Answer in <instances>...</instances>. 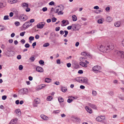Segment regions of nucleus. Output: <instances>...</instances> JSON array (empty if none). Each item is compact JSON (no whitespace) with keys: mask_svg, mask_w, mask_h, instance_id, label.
Returning <instances> with one entry per match:
<instances>
[{"mask_svg":"<svg viewBox=\"0 0 124 124\" xmlns=\"http://www.w3.org/2000/svg\"><path fill=\"white\" fill-rule=\"evenodd\" d=\"M86 56L88 57L89 58H91V55L87 53Z\"/></svg>","mask_w":124,"mask_h":124,"instance_id":"6e6d98bb","label":"nucleus"},{"mask_svg":"<svg viewBox=\"0 0 124 124\" xmlns=\"http://www.w3.org/2000/svg\"><path fill=\"white\" fill-rule=\"evenodd\" d=\"M60 27H56L55 29V30L56 31H59Z\"/></svg>","mask_w":124,"mask_h":124,"instance_id":"13d9d810","label":"nucleus"},{"mask_svg":"<svg viewBox=\"0 0 124 124\" xmlns=\"http://www.w3.org/2000/svg\"><path fill=\"white\" fill-rule=\"evenodd\" d=\"M4 29V27L0 25V31H1Z\"/></svg>","mask_w":124,"mask_h":124,"instance_id":"ea45409f","label":"nucleus"},{"mask_svg":"<svg viewBox=\"0 0 124 124\" xmlns=\"http://www.w3.org/2000/svg\"><path fill=\"white\" fill-rule=\"evenodd\" d=\"M56 63L57 64H60L61 63V61L60 59H57L56 61Z\"/></svg>","mask_w":124,"mask_h":124,"instance_id":"5fc2aeb1","label":"nucleus"},{"mask_svg":"<svg viewBox=\"0 0 124 124\" xmlns=\"http://www.w3.org/2000/svg\"><path fill=\"white\" fill-rule=\"evenodd\" d=\"M72 25L73 26H74V27L73 28H72V29L73 30V31H76V27L77 26H78L79 25L78 24H77V25H75V24H72Z\"/></svg>","mask_w":124,"mask_h":124,"instance_id":"bb28decb","label":"nucleus"},{"mask_svg":"<svg viewBox=\"0 0 124 124\" xmlns=\"http://www.w3.org/2000/svg\"><path fill=\"white\" fill-rule=\"evenodd\" d=\"M83 83H85L86 84H88V79L85 77H83Z\"/></svg>","mask_w":124,"mask_h":124,"instance_id":"f8f14e48","label":"nucleus"},{"mask_svg":"<svg viewBox=\"0 0 124 124\" xmlns=\"http://www.w3.org/2000/svg\"><path fill=\"white\" fill-rule=\"evenodd\" d=\"M67 66L68 67H71V64L70 63H68L67 64Z\"/></svg>","mask_w":124,"mask_h":124,"instance_id":"bf43d9fd","label":"nucleus"},{"mask_svg":"<svg viewBox=\"0 0 124 124\" xmlns=\"http://www.w3.org/2000/svg\"><path fill=\"white\" fill-rule=\"evenodd\" d=\"M39 99L38 98L35 99L34 101L35 104H38L39 103Z\"/></svg>","mask_w":124,"mask_h":124,"instance_id":"cd10ccee","label":"nucleus"},{"mask_svg":"<svg viewBox=\"0 0 124 124\" xmlns=\"http://www.w3.org/2000/svg\"><path fill=\"white\" fill-rule=\"evenodd\" d=\"M23 68V66L22 65H20L19 66V69L20 70H22Z\"/></svg>","mask_w":124,"mask_h":124,"instance_id":"37998d69","label":"nucleus"},{"mask_svg":"<svg viewBox=\"0 0 124 124\" xmlns=\"http://www.w3.org/2000/svg\"><path fill=\"white\" fill-rule=\"evenodd\" d=\"M80 65L83 67H86L87 66V64L86 63L84 62H79Z\"/></svg>","mask_w":124,"mask_h":124,"instance_id":"4468645a","label":"nucleus"},{"mask_svg":"<svg viewBox=\"0 0 124 124\" xmlns=\"http://www.w3.org/2000/svg\"><path fill=\"white\" fill-rule=\"evenodd\" d=\"M15 112L18 116H20L21 114L20 110L19 109L16 110L15 111Z\"/></svg>","mask_w":124,"mask_h":124,"instance_id":"f3484780","label":"nucleus"},{"mask_svg":"<svg viewBox=\"0 0 124 124\" xmlns=\"http://www.w3.org/2000/svg\"><path fill=\"white\" fill-rule=\"evenodd\" d=\"M101 67L98 66H94L93 68V71L95 72V71H97L100 72L99 70L101 69Z\"/></svg>","mask_w":124,"mask_h":124,"instance_id":"423d86ee","label":"nucleus"},{"mask_svg":"<svg viewBox=\"0 0 124 124\" xmlns=\"http://www.w3.org/2000/svg\"><path fill=\"white\" fill-rule=\"evenodd\" d=\"M67 100V102L69 103H70L72 102L73 101V100L72 99H71L69 98Z\"/></svg>","mask_w":124,"mask_h":124,"instance_id":"4c0bfd02","label":"nucleus"},{"mask_svg":"<svg viewBox=\"0 0 124 124\" xmlns=\"http://www.w3.org/2000/svg\"><path fill=\"white\" fill-rule=\"evenodd\" d=\"M62 90L63 92L64 93L67 90V88L65 87H62Z\"/></svg>","mask_w":124,"mask_h":124,"instance_id":"a878e982","label":"nucleus"},{"mask_svg":"<svg viewBox=\"0 0 124 124\" xmlns=\"http://www.w3.org/2000/svg\"><path fill=\"white\" fill-rule=\"evenodd\" d=\"M51 80V79L50 78H45V81L47 83H49L50 82Z\"/></svg>","mask_w":124,"mask_h":124,"instance_id":"7c9ffc66","label":"nucleus"},{"mask_svg":"<svg viewBox=\"0 0 124 124\" xmlns=\"http://www.w3.org/2000/svg\"><path fill=\"white\" fill-rule=\"evenodd\" d=\"M49 45V44L48 43H46L44 44L43 46L45 47H46L48 46Z\"/></svg>","mask_w":124,"mask_h":124,"instance_id":"f704fd0d","label":"nucleus"},{"mask_svg":"<svg viewBox=\"0 0 124 124\" xmlns=\"http://www.w3.org/2000/svg\"><path fill=\"white\" fill-rule=\"evenodd\" d=\"M101 117L100 116H98L96 118V120L98 121L101 122L103 120L105 119V118L104 117L102 116H101Z\"/></svg>","mask_w":124,"mask_h":124,"instance_id":"9d476101","label":"nucleus"},{"mask_svg":"<svg viewBox=\"0 0 124 124\" xmlns=\"http://www.w3.org/2000/svg\"><path fill=\"white\" fill-rule=\"evenodd\" d=\"M32 24L29 22H27L24 23L23 25V27L24 29H26L29 27Z\"/></svg>","mask_w":124,"mask_h":124,"instance_id":"20e7f679","label":"nucleus"},{"mask_svg":"<svg viewBox=\"0 0 124 124\" xmlns=\"http://www.w3.org/2000/svg\"><path fill=\"white\" fill-rule=\"evenodd\" d=\"M107 48L108 49L107 50L108 51H109L110 50L113 49L114 48V46L113 44H111L108 46H107Z\"/></svg>","mask_w":124,"mask_h":124,"instance_id":"6e6552de","label":"nucleus"},{"mask_svg":"<svg viewBox=\"0 0 124 124\" xmlns=\"http://www.w3.org/2000/svg\"><path fill=\"white\" fill-rule=\"evenodd\" d=\"M17 2V0H8V2L10 3L13 4Z\"/></svg>","mask_w":124,"mask_h":124,"instance_id":"a211bd4d","label":"nucleus"},{"mask_svg":"<svg viewBox=\"0 0 124 124\" xmlns=\"http://www.w3.org/2000/svg\"><path fill=\"white\" fill-rule=\"evenodd\" d=\"M14 15V13L12 12H11L9 13V16L10 17H12Z\"/></svg>","mask_w":124,"mask_h":124,"instance_id":"e2e57ef3","label":"nucleus"},{"mask_svg":"<svg viewBox=\"0 0 124 124\" xmlns=\"http://www.w3.org/2000/svg\"><path fill=\"white\" fill-rule=\"evenodd\" d=\"M56 20V18L54 17L52 19V21L53 22H55Z\"/></svg>","mask_w":124,"mask_h":124,"instance_id":"a18cd8bd","label":"nucleus"},{"mask_svg":"<svg viewBox=\"0 0 124 124\" xmlns=\"http://www.w3.org/2000/svg\"><path fill=\"white\" fill-rule=\"evenodd\" d=\"M4 7L3 4L2 3H0V8H2Z\"/></svg>","mask_w":124,"mask_h":124,"instance_id":"0e129e2a","label":"nucleus"},{"mask_svg":"<svg viewBox=\"0 0 124 124\" xmlns=\"http://www.w3.org/2000/svg\"><path fill=\"white\" fill-rule=\"evenodd\" d=\"M72 118L73 120L77 122H79L80 121V119L77 117L73 116L72 117Z\"/></svg>","mask_w":124,"mask_h":124,"instance_id":"dca6fc26","label":"nucleus"},{"mask_svg":"<svg viewBox=\"0 0 124 124\" xmlns=\"http://www.w3.org/2000/svg\"><path fill=\"white\" fill-rule=\"evenodd\" d=\"M64 32H65V34L64 35V36L65 37H66L67 36V35L68 33V32L67 31L65 30L64 31Z\"/></svg>","mask_w":124,"mask_h":124,"instance_id":"58836bf2","label":"nucleus"},{"mask_svg":"<svg viewBox=\"0 0 124 124\" xmlns=\"http://www.w3.org/2000/svg\"><path fill=\"white\" fill-rule=\"evenodd\" d=\"M60 6H58V7L59 8V10L60 11H63L64 9V7L62 5H60Z\"/></svg>","mask_w":124,"mask_h":124,"instance_id":"4be33fe9","label":"nucleus"},{"mask_svg":"<svg viewBox=\"0 0 124 124\" xmlns=\"http://www.w3.org/2000/svg\"><path fill=\"white\" fill-rule=\"evenodd\" d=\"M108 93L111 96H112L114 95V92L112 91H110Z\"/></svg>","mask_w":124,"mask_h":124,"instance_id":"79ce46f5","label":"nucleus"},{"mask_svg":"<svg viewBox=\"0 0 124 124\" xmlns=\"http://www.w3.org/2000/svg\"><path fill=\"white\" fill-rule=\"evenodd\" d=\"M72 18L73 21H75L77 20V18L76 16L75 15H74L72 16Z\"/></svg>","mask_w":124,"mask_h":124,"instance_id":"b1692460","label":"nucleus"},{"mask_svg":"<svg viewBox=\"0 0 124 124\" xmlns=\"http://www.w3.org/2000/svg\"><path fill=\"white\" fill-rule=\"evenodd\" d=\"M115 53L117 56H119L122 58H124V52L123 51L116 50Z\"/></svg>","mask_w":124,"mask_h":124,"instance_id":"f257e3e1","label":"nucleus"},{"mask_svg":"<svg viewBox=\"0 0 124 124\" xmlns=\"http://www.w3.org/2000/svg\"><path fill=\"white\" fill-rule=\"evenodd\" d=\"M7 97L6 95H3L2 96V99L3 100H5L6 99Z\"/></svg>","mask_w":124,"mask_h":124,"instance_id":"3c124183","label":"nucleus"},{"mask_svg":"<svg viewBox=\"0 0 124 124\" xmlns=\"http://www.w3.org/2000/svg\"><path fill=\"white\" fill-rule=\"evenodd\" d=\"M62 11H59V12L58 13V15L63 14V13Z\"/></svg>","mask_w":124,"mask_h":124,"instance_id":"09e8293b","label":"nucleus"},{"mask_svg":"<svg viewBox=\"0 0 124 124\" xmlns=\"http://www.w3.org/2000/svg\"><path fill=\"white\" fill-rule=\"evenodd\" d=\"M39 63L40 64H43L44 63V62L43 60H40L39 61Z\"/></svg>","mask_w":124,"mask_h":124,"instance_id":"49530a36","label":"nucleus"},{"mask_svg":"<svg viewBox=\"0 0 124 124\" xmlns=\"http://www.w3.org/2000/svg\"><path fill=\"white\" fill-rule=\"evenodd\" d=\"M98 48L100 51L103 52H107V50L108 49L107 48H105V46L102 45L98 46Z\"/></svg>","mask_w":124,"mask_h":124,"instance_id":"f03ea898","label":"nucleus"},{"mask_svg":"<svg viewBox=\"0 0 124 124\" xmlns=\"http://www.w3.org/2000/svg\"><path fill=\"white\" fill-rule=\"evenodd\" d=\"M88 104L89 106L93 109H96V106L94 104H93L90 103H88Z\"/></svg>","mask_w":124,"mask_h":124,"instance_id":"ddd939ff","label":"nucleus"},{"mask_svg":"<svg viewBox=\"0 0 124 124\" xmlns=\"http://www.w3.org/2000/svg\"><path fill=\"white\" fill-rule=\"evenodd\" d=\"M22 6L23 7H26L27 8L28 7V4L24 3H23L22 5Z\"/></svg>","mask_w":124,"mask_h":124,"instance_id":"393cba45","label":"nucleus"},{"mask_svg":"<svg viewBox=\"0 0 124 124\" xmlns=\"http://www.w3.org/2000/svg\"><path fill=\"white\" fill-rule=\"evenodd\" d=\"M47 8L46 7H44L43 8L42 10L43 12H45L47 10Z\"/></svg>","mask_w":124,"mask_h":124,"instance_id":"603ef678","label":"nucleus"},{"mask_svg":"<svg viewBox=\"0 0 124 124\" xmlns=\"http://www.w3.org/2000/svg\"><path fill=\"white\" fill-rule=\"evenodd\" d=\"M58 100L59 102L61 103L62 102L64 101V99H63L61 97H60L58 98Z\"/></svg>","mask_w":124,"mask_h":124,"instance_id":"c756f323","label":"nucleus"},{"mask_svg":"<svg viewBox=\"0 0 124 124\" xmlns=\"http://www.w3.org/2000/svg\"><path fill=\"white\" fill-rule=\"evenodd\" d=\"M15 24L16 26H18L20 25V23L19 22L16 21L15 22Z\"/></svg>","mask_w":124,"mask_h":124,"instance_id":"e433bc0d","label":"nucleus"},{"mask_svg":"<svg viewBox=\"0 0 124 124\" xmlns=\"http://www.w3.org/2000/svg\"><path fill=\"white\" fill-rule=\"evenodd\" d=\"M17 119H16L15 120L12 119V120L10 122V123L11 124H16L17 121Z\"/></svg>","mask_w":124,"mask_h":124,"instance_id":"2eb2a0df","label":"nucleus"},{"mask_svg":"<svg viewBox=\"0 0 124 124\" xmlns=\"http://www.w3.org/2000/svg\"><path fill=\"white\" fill-rule=\"evenodd\" d=\"M19 18L22 21H24L28 19V17L25 15H21L19 17Z\"/></svg>","mask_w":124,"mask_h":124,"instance_id":"39448f33","label":"nucleus"},{"mask_svg":"<svg viewBox=\"0 0 124 124\" xmlns=\"http://www.w3.org/2000/svg\"><path fill=\"white\" fill-rule=\"evenodd\" d=\"M81 54L82 55H83L85 56H86V55L87 54V53L84 52H82L81 53Z\"/></svg>","mask_w":124,"mask_h":124,"instance_id":"4d7b16f0","label":"nucleus"},{"mask_svg":"<svg viewBox=\"0 0 124 124\" xmlns=\"http://www.w3.org/2000/svg\"><path fill=\"white\" fill-rule=\"evenodd\" d=\"M78 73L79 74H82L83 73V71L82 70H79L78 71Z\"/></svg>","mask_w":124,"mask_h":124,"instance_id":"69168bd1","label":"nucleus"},{"mask_svg":"<svg viewBox=\"0 0 124 124\" xmlns=\"http://www.w3.org/2000/svg\"><path fill=\"white\" fill-rule=\"evenodd\" d=\"M53 99L52 96H48L47 98V101H51Z\"/></svg>","mask_w":124,"mask_h":124,"instance_id":"c85d7f7f","label":"nucleus"},{"mask_svg":"<svg viewBox=\"0 0 124 124\" xmlns=\"http://www.w3.org/2000/svg\"><path fill=\"white\" fill-rule=\"evenodd\" d=\"M25 33V31H24L22 32H21L20 33V35L21 36L23 37L24 36Z\"/></svg>","mask_w":124,"mask_h":124,"instance_id":"a19ab883","label":"nucleus"},{"mask_svg":"<svg viewBox=\"0 0 124 124\" xmlns=\"http://www.w3.org/2000/svg\"><path fill=\"white\" fill-rule=\"evenodd\" d=\"M36 70L38 72H42L44 71L43 69L41 67L37 66L36 68Z\"/></svg>","mask_w":124,"mask_h":124,"instance_id":"1a4fd4ad","label":"nucleus"},{"mask_svg":"<svg viewBox=\"0 0 124 124\" xmlns=\"http://www.w3.org/2000/svg\"><path fill=\"white\" fill-rule=\"evenodd\" d=\"M25 47L26 48H29L30 46V45L28 43L26 44L25 45Z\"/></svg>","mask_w":124,"mask_h":124,"instance_id":"de8ad7c7","label":"nucleus"},{"mask_svg":"<svg viewBox=\"0 0 124 124\" xmlns=\"http://www.w3.org/2000/svg\"><path fill=\"white\" fill-rule=\"evenodd\" d=\"M19 92L21 94H26L28 93V91L26 88H24L20 89L19 91Z\"/></svg>","mask_w":124,"mask_h":124,"instance_id":"7ed1b4c3","label":"nucleus"},{"mask_svg":"<svg viewBox=\"0 0 124 124\" xmlns=\"http://www.w3.org/2000/svg\"><path fill=\"white\" fill-rule=\"evenodd\" d=\"M39 37V36L38 34L36 35L35 36V38L36 39H38Z\"/></svg>","mask_w":124,"mask_h":124,"instance_id":"338daca9","label":"nucleus"},{"mask_svg":"<svg viewBox=\"0 0 124 124\" xmlns=\"http://www.w3.org/2000/svg\"><path fill=\"white\" fill-rule=\"evenodd\" d=\"M53 112L55 113H58L59 112V111L58 110L54 111Z\"/></svg>","mask_w":124,"mask_h":124,"instance_id":"052dcab7","label":"nucleus"},{"mask_svg":"<svg viewBox=\"0 0 124 124\" xmlns=\"http://www.w3.org/2000/svg\"><path fill=\"white\" fill-rule=\"evenodd\" d=\"M85 108L88 112L90 113H91L92 112V109L86 106L85 107Z\"/></svg>","mask_w":124,"mask_h":124,"instance_id":"9b49d317","label":"nucleus"},{"mask_svg":"<svg viewBox=\"0 0 124 124\" xmlns=\"http://www.w3.org/2000/svg\"><path fill=\"white\" fill-rule=\"evenodd\" d=\"M121 23L120 21H118L115 23V26L116 27H118L120 25Z\"/></svg>","mask_w":124,"mask_h":124,"instance_id":"6ab92c4d","label":"nucleus"},{"mask_svg":"<svg viewBox=\"0 0 124 124\" xmlns=\"http://www.w3.org/2000/svg\"><path fill=\"white\" fill-rule=\"evenodd\" d=\"M104 21V19L103 18L99 19L97 21L98 23L99 24H101Z\"/></svg>","mask_w":124,"mask_h":124,"instance_id":"5701e85b","label":"nucleus"},{"mask_svg":"<svg viewBox=\"0 0 124 124\" xmlns=\"http://www.w3.org/2000/svg\"><path fill=\"white\" fill-rule=\"evenodd\" d=\"M80 77H78L75 79V80H76L78 82H81L80 81V79H79Z\"/></svg>","mask_w":124,"mask_h":124,"instance_id":"72a5a7b5","label":"nucleus"},{"mask_svg":"<svg viewBox=\"0 0 124 124\" xmlns=\"http://www.w3.org/2000/svg\"><path fill=\"white\" fill-rule=\"evenodd\" d=\"M40 116L42 119L45 120H47L48 119V118L44 115H41Z\"/></svg>","mask_w":124,"mask_h":124,"instance_id":"412c9836","label":"nucleus"},{"mask_svg":"<svg viewBox=\"0 0 124 124\" xmlns=\"http://www.w3.org/2000/svg\"><path fill=\"white\" fill-rule=\"evenodd\" d=\"M92 94L93 95L95 96L97 94L96 92L94 91H93L92 92Z\"/></svg>","mask_w":124,"mask_h":124,"instance_id":"c03bdc74","label":"nucleus"},{"mask_svg":"<svg viewBox=\"0 0 124 124\" xmlns=\"http://www.w3.org/2000/svg\"><path fill=\"white\" fill-rule=\"evenodd\" d=\"M54 4V2L53 1H52L49 3V4L50 5H53Z\"/></svg>","mask_w":124,"mask_h":124,"instance_id":"864d4df0","label":"nucleus"},{"mask_svg":"<svg viewBox=\"0 0 124 124\" xmlns=\"http://www.w3.org/2000/svg\"><path fill=\"white\" fill-rule=\"evenodd\" d=\"M36 42H35L33 43L32 44V46L33 47V48H34V46H36Z\"/></svg>","mask_w":124,"mask_h":124,"instance_id":"680f3d73","label":"nucleus"},{"mask_svg":"<svg viewBox=\"0 0 124 124\" xmlns=\"http://www.w3.org/2000/svg\"><path fill=\"white\" fill-rule=\"evenodd\" d=\"M35 59L34 57L33 56H31L30 59L31 60V61L32 62H33Z\"/></svg>","mask_w":124,"mask_h":124,"instance_id":"2f4dec72","label":"nucleus"},{"mask_svg":"<svg viewBox=\"0 0 124 124\" xmlns=\"http://www.w3.org/2000/svg\"><path fill=\"white\" fill-rule=\"evenodd\" d=\"M17 58L18 59H20L21 58V56L20 55H18L17 57Z\"/></svg>","mask_w":124,"mask_h":124,"instance_id":"774afa93","label":"nucleus"},{"mask_svg":"<svg viewBox=\"0 0 124 124\" xmlns=\"http://www.w3.org/2000/svg\"><path fill=\"white\" fill-rule=\"evenodd\" d=\"M8 16V15L5 16H4L3 19L4 20H7L9 19Z\"/></svg>","mask_w":124,"mask_h":124,"instance_id":"473e14b6","label":"nucleus"},{"mask_svg":"<svg viewBox=\"0 0 124 124\" xmlns=\"http://www.w3.org/2000/svg\"><path fill=\"white\" fill-rule=\"evenodd\" d=\"M34 37L33 36H31L29 38V40L30 41H32L34 39Z\"/></svg>","mask_w":124,"mask_h":124,"instance_id":"c9c22d12","label":"nucleus"},{"mask_svg":"<svg viewBox=\"0 0 124 124\" xmlns=\"http://www.w3.org/2000/svg\"><path fill=\"white\" fill-rule=\"evenodd\" d=\"M45 24V22H44L40 23L37 25V27L40 29H42L43 27Z\"/></svg>","mask_w":124,"mask_h":124,"instance_id":"0eeeda50","label":"nucleus"},{"mask_svg":"<svg viewBox=\"0 0 124 124\" xmlns=\"http://www.w3.org/2000/svg\"><path fill=\"white\" fill-rule=\"evenodd\" d=\"M112 19L111 17L110 16L106 18V21L107 22H110L112 21Z\"/></svg>","mask_w":124,"mask_h":124,"instance_id":"aec40b11","label":"nucleus"},{"mask_svg":"<svg viewBox=\"0 0 124 124\" xmlns=\"http://www.w3.org/2000/svg\"><path fill=\"white\" fill-rule=\"evenodd\" d=\"M59 10V8H58L57 9H56L55 10H55L54 9V12H55V13H58V11Z\"/></svg>","mask_w":124,"mask_h":124,"instance_id":"8fccbe9b","label":"nucleus"}]
</instances>
